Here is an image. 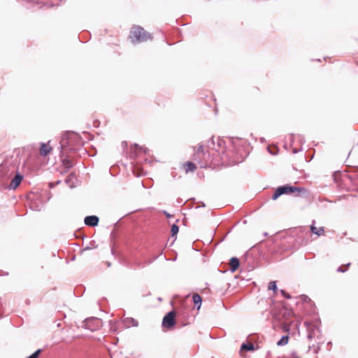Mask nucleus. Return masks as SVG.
Listing matches in <instances>:
<instances>
[{
    "instance_id": "nucleus-1",
    "label": "nucleus",
    "mask_w": 358,
    "mask_h": 358,
    "mask_svg": "<svg viewBox=\"0 0 358 358\" xmlns=\"http://www.w3.org/2000/svg\"><path fill=\"white\" fill-rule=\"evenodd\" d=\"M81 144V137L78 134L73 131H66L62 136L60 148L75 152L77 150L76 146Z\"/></svg>"
},
{
    "instance_id": "nucleus-2",
    "label": "nucleus",
    "mask_w": 358,
    "mask_h": 358,
    "mask_svg": "<svg viewBox=\"0 0 358 358\" xmlns=\"http://www.w3.org/2000/svg\"><path fill=\"white\" fill-rule=\"evenodd\" d=\"M294 192H298L299 194H301V196L303 197H306L308 195V191L306 188L294 187L287 184L278 187L273 194L271 199L273 200H276L278 197L283 194H292Z\"/></svg>"
},
{
    "instance_id": "nucleus-3",
    "label": "nucleus",
    "mask_w": 358,
    "mask_h": 358,
    "mask_svg": "<svg viewBox=\"0 0 358 358\" xmlns=\"http://www.w3.org/2000/svg\"><path fill=\"white\" fill-rule=\"evenodd\" d=\"M130 38L132 43H138L147 41L151 39L152 36L150 33L146 31L143 27L140 26L134 27L131 31Z\"/></svg>"
},
{
    "instance_id": "nucleus-4",
    "label": "nucleus",
    "mask_w": 358,
    "mask_h": 358,
    "mask_svg": "<svg viewBox=\"0 0 358 358\" xmlns=\"http://www.w3.org/2000/svg\"><path fill=\"white\" fill-rule=\"evenodd\" d=\"M16 169L13 165H8L7 164H0V181L6 180L11 178L15 174Z\"/></svg>"
},
{
    "instance_id": "nucleus-5",
    "label": "nucleus",
    "mask_w": 358,
    "mask_h": 358,
    "mask_svg": "<svg viewBox=\"0 0 358 358\" xmlns=\"http://www.w3.org/2000/svg\"><path fill=\"white\" fill-rule=\"evenodd\" d=\"M83 327L91 331H95L99 328L101 324V320L96 317H89L83 322Z\"/></svg>"
},
{
    "instance_id": "nucleus-6",
    "label": "nucleus",
    "mask_w": 358,
    "mask_h": 358,
    "mask_svg": "<svg viewBox=\"0 0 358 358\" xmlns=\"http://www.w3.org/2000/svg\"><path fill=\"white\" fill-rule=\"evenodd\" d=\"M176 313L174 310L167 313L162 320V326L167 329H171L176 324Z\"/></svg>"
},
{
    "instance_id": "nucleus-7",
    "label": "nucleus",
    "mask_w": 358,
    "mask_h": 358,
    "mask_svg": "<svg viewBox=\"0 0 358 358\" xmlns=\"http://www.w3.org/2000/svg\"><path fill=\"white\" fill-rule=\"evenodd\" d=\"M13 176L14 178L12 179L10 183L6 186V188L8 189H15L23 180V176L17 170Z\"/></svg>"
},
{
    "instance_id": "nucleus-8",
    "label": "nucleus",
    "mask_w": 358,
    "mask_h": 358,
    "mask_svg": "<svg viewBox=\"0 0 358 358\" xmlns=\"http://www.w3.org/2000/svg\"><path fill=\"white\" fill-rule=\"evenodd\" d=\"M131 149V150L130 152L129 157L131 159H136L138 156L137 150H138L139 152H143L144 153H147V152L148 151V150L146 148L143 146H140L137 143H134V145H132Z\"/></svg>"
},
{
    "instance_id": "nucleus-9",
    "label": "nucleus",
    "mask_w": 358,
    "mask_h": 358,
    "mask_svg": "<svg viewBox=\"0 0 358 358\" xmlns=\"http://www.w3.org/2000/svg\"><path fill=\"white\" fill-rule=\"evenodd\" d=\"M224 143H225V142L223 139L218 138L217 142V145H215L214 137L212 136L208 141V147L210 149H214L215 150H217L218 149L221 148L224 145Z\"/></svg>"
},
{
    "instance_id": "nucleus-10",
    "label": "nucleus",
    "mask_w": 358,
    "mask_h": 358,
    "mask_svg": "<svg viewBox=\"0 0 358 358\" xmlns=\"http://www.w3.org/2000/svg\"><path fill=\"white\" fill-rule=\"evenodd\" d=\"M99 222V218L96 215H87L84 219L85 224L89 227H96Z\"/></svg>"
},
{
    "instance_id": "nucleus-11",
    "label": "nucleus",
    "mask_w": 358,
    "mask_h": 358,
    "mask_svg": "<svg viewBox=\"0 0 358 358\" xmlns=\"http://www.w3.org/2000/svg\"><path fill=\"white\" fill-rule=\"evenodd\" d=\"M230 270L231 272H235L240 266V261L237 257H231L229 262Z\"/></svg>"
},
{
    "instance_id": "nucleus-12",
    "label": "nucleus",
    "mask_w": 358,
    "mask_h": 358,
    "mask_svg": "<svg viewBox=\"0 0 358 358\" xmlns=\"http://www.w3.org/2000/svg\"><path fill=\"white\" fill-rule=\"evenodd\" d=\"M52 150V148L48 146L47 144L44 143H41V147H40V154L41 155L45 157L49 154L50 150Z\"/></svg>"
},
{
    "instance_id": "nucleus-13",
    "label": "nucleus",
    "mask_w": 358,
    "mask_h": 358,
    "mask_svg": "<svg viewBox=\"0 0 358 358\" xmlns=\"http://www.w3.org/2000/svg\"><path fill=\"white\" fill-rule=\"evenodd\" d=\"M315 220L313 221V224L310 225V231L314 234H316L317 236H321L322 234H324V227H320L319 229H317L315 225Z\"/></svg>"
},
{
    "instance_id": "nucleus-14",
    "label": "nucleus",
    "mask_w": 358,
    "mask_h": 358,
    "mask_svg": "<svg viewBox=\"0 0 358 358\" xmlns=\"http://www.w3.org/2000/svg\"><path fill=\"white\" fill-rule=\"evenodd\" d=\"M124 325L127 327H137L138 325V322L136 320L132 317L125 318L123 321Z\"/></svg>"
},
{
    "instance_id": "nucleus-15",
    "label": "nucleus",
    "mask_w": 358,
    "mask_h": 358,
    "mask_svg": "<svg viewBox=\"0 0 358 358\" xmlns=\"http://www.w3.org/2000/svg\"><path fill=\"white\" fill-rule=\"evenodd\" d=\"M74 179H76V175L73 173H70L65 179V182L69 186L70 188L75 187Z\"/></svg>"
},
{
    "instance_id": "nucleus-16",
    "label": "nucleus",
    "mask_w": 358,
    "mask_h": 358,
    "mask_svg": "<svg viewBox=\"0 0 358 358\" xmlns=\"http://www.w3.org/2000/svg\"><path fill=\"white\" fill-rule=\"evenodd\" d=\"M192 301L195 306H196L197 309L199 310L201 308V303H202V298L201 296L197 294L194 293L192 295Z\"/></svg>"
},
{
    "instance_id": "nucleus-17",
    "label": "nucleus",
    "mask_w": 358,
    "mask_h": 358,
    "mask_svg": "<svg viewBox=\"0 0 358 358\" xmlns=\"http://www.w3.org/2000/svg\"><path fill=\"white\" fill-rule=\"evenodd\" d=\"M241 350L242 351H254L255 346L252 343H243L241 346Z\"/></svg>"
},
{
    "instance_id": "nucleus-18",
    "label": "nucleus",
    "mask_w": 358,
    "mask_h": 358,
    "mask_svg": "<svg viewBox=\"0 0 358 358\" xmlns=\"http://www.w3.org/2000/svg\"><path fill=\"white\" fill-rule=\"evenodd\" d=\"M193 159L195 162H196L200 165L201 168H206V167H207V164L202 162V160L201 159V155H197L196 153H194Z\"/></svg>"
},
{
    "instance_id": "nucleus-19",
    "label": "nucleus",
    "mask_w": 358,
    "mask_h": 358,
    "mask_svg": "<svg viewBox=\"0 0 358 358\" xmlns=\"http://www.w3.org/2000/svg\"><path fill=\"white\" fill-rule=\"evenodd\" d=\"M193 159L195 162H196L200 165L201 168H206V167H207V164L202 162V160L201 159V155H197L196 153H194Z\"/></svg>"
},
{
    "instance_id": "nucleus-20",
    "label": "nucleus",
    "mask_w": 358,
    "mask_h": 358,
    "mask_svg": "<svg viewBox=\"0 0 358 358\" xmlns=\"http://www.w3.org/2000/svg\"><path fill=\"white\" fill-rule=\"evenodd\" d=\"M186 172L194 171L196 169V164L192 162H187L185 164Z\"/></svg>"
},
{
    "instance_id": "nucleus-21",
    "label": "nucleus",
    "mask_w": 358,
    "mask_h": 358,
    "mask_svg": "<svg viewBox=\"0 0 358 358\" xmlns=\"http://www.w3.org/2000/svg\"><path fill=\"white\" fill-rule=\"evenodd\" d=\"M197 155H202L203 157H206V156H209V153L207 151L204 150L203 145L201 144H199L197 148V151L195 152Z\"/></svg>"
},
{
    "instance_id": "nucleus-22",
    "label": "nucleus",
    "mask_w": 358,
    "mask_h": 358,
    "mask_svg": "<svg viewBox=\"0 0 358 358\" xmlns=\"http://www.w3.org/2000/svg\"><path fill=\"white\" fill-rule=\"evenodd\" d=\"M289 335H284L281 337V338L277 342L278 346H283L287 344L289 341Z\"/></svg>"
},
{
    "instance_id": "nucleus-23",
    "label": "nucleus",
    "mask_w": 358,
    "mask_h": 358,
    "mask_svg": "<svg viewBox=\"0 0 358 358\" xmlns=\"http://www.w3.org/2000/svg\"><path fill=\"white\" fill-rule=\"evenodd\" d=\"M63 165L65 166L66 169H70L73 166L72 162L68 158V157H65L62 159Z\"/></svg>"
},
{
    "instance_id": "nucleus-24",
    "label": "nucleus",
    "mask_w": 358,
    "mask_h": 358,
    "mask_svg": "<svg viewBox=\"0 0 358 358\" xmlns=\"http://www.w3.org/2000/svg\"><path fill=\"white\" fill-rule=\"evenodd\" d=\"M97 247L96 244V242L95 241H91L90 242V244L89 245L86 246L85 248H84L82 251H81V253L83 252V251H86V250H92L93 248H96Z\"/></svg>"
},
{
    "instance_id": "nucleus-25",
    "label": "nucleus",
    "mask_w": 358,
    "mask_h": 358,
    "mask_svg": "<svg viewBox=\"0 0 358 358\" xmlns=\"http://www.w3.org/2000/svg\"><path fill=\"white\" fill-rule=\"evenodd\" d=\"M178 231H179V227L177 224H173L172 225L171 229V236L172 237L176 236V235L178 234Z\"/></svg>"
},
{
    "instance_id": "nucleus-26",
    "label": "nucleus",
    "mask_w": 358,
    "mask_h": 358,
    "mask_svg": "<svg viewBox=\"0 0 358 358\" xmlns=\"http://www.w3.org/2000/svg\"><path fill=\"white\" fill-rule=\"evenodd\" d=\"M268 289L269 290H273L275 293H276L278 289L276 281H271L268 283Z\"/></svg>"
},
{
    "instance_id": "nucleus-27",
    "label": "nucleus",
    "mask_w": 358,
    "mask_h": 358,
    "mask_svg": "<svg viewBox=\"0 0 358 358\" xmlns=\"http://www.w3.org/2000/svg\"><path fill=\"white\" fill-rule=\"evenodd\" d=\"M41 352H42V350L38 349L34 352H33L31 355L27 357V358H38L40 356V355L41 354Z\"/></svg>"
},
{
    "instance_id": "nucleus-28",
    "label": "nucleus",
    "mask_w": 358,
    "mask_h": 358,
    "mask_svg": "<svg viewBox=\"0 0 358 358\" xmlns=\"http://www.w3.org/2000/svg\"><path fill=\"white\" fill-rule=\"evenodd\" d=\"M350 263H348L345 265L340 266L337 268V271L341 272V273H344L346 271L347 268L350 266Z\"/></svg>"
},
{
    "instance_id": "nucleus-29",
    "label": "nucleus",
    "mask_w": 358,
    "mask_h": 358,
    "mask_svg": "<svg viewBox=\"0 0 358 358\" xmlns=\"http://www.w3.org/2000/svg\"><path fill=\"white\" fill-rule=\"evenodd\" d=\"M280 293L282 294V295L285 298H286V299H291V297H292V296H291V295H290L289 294H288L287 292H286L284 289H281V290H280Z\"/></svg>"
},
{
    "instance_id": "nucleus-30",
    "label": "nucleus",
    "mask_w": 358,
    "mask_h": 358,
    "mask_svg": "<svg viewBox=\"0 0 358 358\" xmlns=\"http://www.w3.org/2000/svg\"><path fill=\"white\" fill-rule=\"evenodd\" d=\"M31 209L36 211H40L41 210V206L36 205L35 206H31Z\"/></svg>"
},
{
    "instance_id": "nucleus-31",
    "label": "nucleus",
    "mask_w": 358,
    "mask_h": 358,
    "mask_svg": "<svg viewBox=\"0 0 358 358\" xmlns=\"http://www.w3.org/2000/svg\"><path fill=\"white\" fill-rule=\"evenodd\" d=\"M301 297L304 302L310 301V299L306 295H301Z\"/></svg>"
},
{
    "instance_id": "nucleus-32",
    "label": "nucleus",
    "mask_w": 358,
    "mask_h": 358,
    "mask_svg": "<svg viewBox=\"0 0 358 358\" xmlns=\"http://www.w3.org/2000/svg\"><path fill=\"white\" fill-rule=\"evenodd\" d=\"M162 213L168 218L173 217V215L168 213L166 210H163Z\"/></svg>"
},
{
    "instance_id": "nucleus-33",
    "label": "nucleus",
    "mask_w": 358,
    "mask_h": 358,
    "mask_svg": "<svg viewBox=\"0 0 358 358\" xmlns=\"http://www.w3.org/2000/svg\"><path fill=\"white\" fill-rule=\"evenodd\" d=\"M291 355L293 358H300L299 356L296 355L295 352H292Z\"/></svg>"
},
{
    "instance_id": "nucleus-34",
    "label": "nucleus",
    "mask_w": 358,
    "mask_h": 358,
    "mask_svg": "<svg viewBox=\"0 0 358 358\" xmlns=\"http://www.w3.org/2000/svg\"><path fill=\"white\" fill-rule=\"evenodd\" d=\"M313 338V334L309 332L308 334V338L311 339Z\"/></svg>"
},
{
    "instance_id": "nucleus-35",
    "label": "nucleus",
    "mask_w": 358,
    "mask_h": 358,
    "mask_svg": "<svg viewBox=\"0 0 358 358\" xmlns=\"http://www.w3.org/2000/svg\"><path fill=\"white\" fill-rule=\"evenodd\" d=\"M299 151V150H297L296 148H294V149L292 150V152H293V153H294V154L297 153Z\"/></svg>"
},
{
    "instance_id": "nucleus-36",
    "label": "nucleus",
    "mask_w": 358,
    "mask_h": 358,
    "mask_svg": "<svg viewBox=\"0 0 358 358\" xmlns=\"http://www.w3.org/2000/svg\"><path fill=\"white\" fill-rule=\"evenodd\" d=\"M134 173L135 175H136L137 176H141V173H136V170H135V169L134 170Z\"/></svg>"
},
{
    "instance_id": "nucleus-37",
    "label": "nucleus",
    "mask_w": 358,
    "mask_h": 358,
    "mask_svg": "<svg viewBox=\"0 0 358 358\" xmlns=\"http://www.w3.org/2000/svg\"><path fill=\"white\" fill-rule=\"evenodd\" d=\"M122 146H124V147L127 145V142H126V141H123V142L122 143Z\"/></svg>"
},
{
    "instance_id": "nucleus-38",
    "label": "nucleus",
    "mask_w": 358,
    "mask_h": 358,
    "mask_svg": "<svg viewBox=\"0 0 358 358\" xmlns=\"http://www.w3.org/2000/svg\"><path fill=\"white\" fill-rule=\"evenodd\" d=\"M106 265H107L108 267H110L111 266V263L109 262H106Z\"/></svg>"
},
{
    "instance_id": "nucleus-39",
    "label": "nucleus",
    "mask_w": 358,
    "mask_h": 358,
    "mask_svg": "<svg viewBox=\"0 0 358 358\" xmlns=\"http://www.w3.org/2000/svg\"><path fill=\"white\" fill-rule=\"evenodd\" d=\"M201 206L202 207H204V206H205V203L202 202V203H201Z\"/></svg>"
},
{
    "instance_id": "nucleus-40",
    "label": "nucleus",
    "mask_w": 358,
    "mask_h": 358,
    "mask_svg": "<svg viewBox=\"0 0 358 358\" xmlns=\"http://www.w3.org/2000/svg\"><path fill=\"white\" fill-rule=\"evenodd\" d=\"M264 235L265 236H268V234L266 232V233H264Z\"/></svg>"
},
{
    "instance_id": "nucleus-41",
    "label": "nucleus",
    "mask_w": 358,
    "mask_h": 358,
    "mask_svg": "<svg viewBox=\"0 0 358 358\" xmlns=\"http://www.w3.org/2000/svg\"><path fill=\"white\" fill-rule=\"evenodd\" d=\"M268 152H271V154L274 155L273 152H272L271 150H268Z\"/></svg>"
},
{
    "instance_id": "nucleus-42",
    "label": "nucleus",
    "mask_w": 358,
    "mask_h": 358,
    "mask_svg": "<svg viewBox=\"0 0 358 358\" xmlns=\"http://www.w3.org/2000/svg\"><path fill=\"white\" fill-rule=\"evenodd\" d=\"M75 259H76L75 256L73 257H72V260H74Z\"/></svg>"
},
{
    "instance_id": "nucleus-43",
    "label": "nucleus",
    "mask_w": 358,
    "mask_h": 358,
    "mask_svg": "<svg viewBox=\"0 0 358 358\" xmlns=\"http://www.w3.org/2000/svg\"><path fill=\"white\" fill-rule=\"evenodd\" d=\"M159 301H162V299L160 297L158 298Z\"/></svg>"
},
{
    "instance_id": "nucleus-44",
    "label": "nucleus",
    "mask_w": 358,
    "mask_h": 358,
    "mask_svg": "<svg viewBox=\"0 0 358 358\" xmlns=\"http://www.w3.org/2000/svg\"><path fill=\"white\" fill-rule=\"evenodd\" d=\"M278 358H285V357H278Z\"/></svg>"
},
{
    "instance_id": "nucleus-45",
    "label": "nucleus",
    "mask_w": 358,
    "mask_h": 358,
    "mask_svg": "<svg viewBox=\"0 0 358 358\" xmlns=\"http://www.w3.org/2000/svg\"><path fill=\"white\" fill-rule=\"evenodd\" d=\"M1 317H2V316L0 315V318H1Z\"/></svg>"
},
{
    "instance_id": "nucleus-46",
    "label": "nucleus",
    "mask_w": 358,
    "mask_h": 358,
    "mask_svg": "<svg viewBox=\"0 0 358 358\" xmlns=\"http://www.w3.org/2000/svg\"><path fill=\"white\" fill-rule=\"evenodd\" d=\"M357 170H358V166L357 167Z\"/></svg>"
},
{
    "instance_id": "nucleus-47",
    "label": "nucleus",
    "mask_w": 358,
    "mask_h": 358,
    "mask_svg": "<svg viewBox=\"0 0 358 358\" xmlns=\"http://www.w3.org/2000/svg\"><path fill=\"white\" fill-rule=\"evenodd\" d=\"M357 144H358V142H357Z\"/></svg>"
}]
</instances>
